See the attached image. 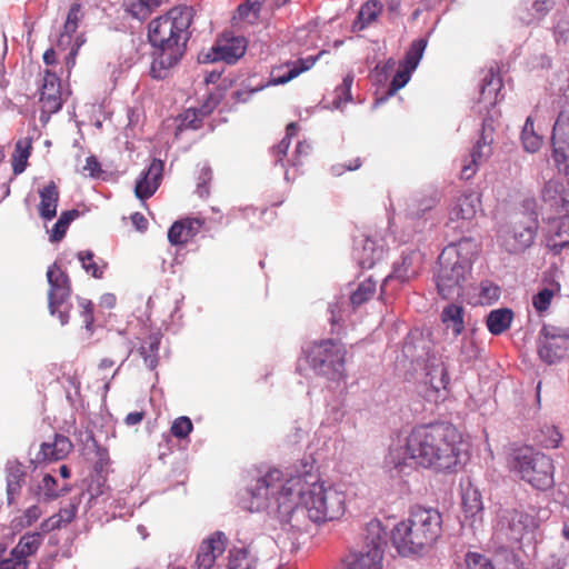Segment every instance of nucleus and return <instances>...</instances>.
<instances>
[{
	"mask_svg": "<svg viewBox=\"0 0 569 569\" xmlns=\"http://www.w3.org/2000/svg\"><path fill=\"white\" fill-rule=\"evenodd\" d=\"M72 449L71 441L62 435H56L52 442L41 445L40 455L44 460H61L68 456Z\"/></svg>",
	"mask_w": 569,
	"mask_h": 569,
	"instance_id": "29",
	"label": "nucleus"
},
{
	"mask_svg": "<svg viewBox=\"0 0 569 569\" xmlns=\"http://www.w3.org/2000/svg\"><path fill=\"white\" fill-rule=\"evenodd\" d=\"M191 431L192 422L184 416L177 418L171 426V433L179 439L188 437Z\"/></svg>",
	"mask_w": 569,
	"mask_h": 569,
	"instance_id": "53",
	"label": "nucleus"
},
{
	"mask_svg": "<svg viewBox=\"0 0 569 569\" xmlns=\"http://www.w3.org/2000/svg\"><path fill=\"white\" fill-rule=\"evenodd\" d=\"M160 346V336L158 333L150 335L139 349L140 356L143 358L144 365L154 370L158 366V352Z\"/></svg>",
	"mask_w": 569,
	"mask_h": 569,
	"instance_id": "36",
	"label": "nucleus"
},
{
	"mask_svg": "<svg viewBox=\"0 0 569 569\" xmlns=\"http://www.w3.org/2000/svg\"><path fill=\"white\" fill-rule=\"evenodd\" d=\"M161 4V0H130L127 11L138 20L147 19Z\"/></svg>",
	"mask_w": 569,
	"mask_h": 569,
	"instance_id": "41",
	"label": "nucleus"
},
{
	"mask_svg": "<svg viewBox=\"0 0 569 569\" xmlns=\"http://www.w3.org/2000/svg\"><path fill=\"white\" fill-rule=\"evenodd\" d=\"M377 289V282L368 278L358 284V288L350 295L351 305L357 308L372 298Z\"/></svg>",
	"mask_w": 569,
	"mask_h": 569,
	"instance_id": "42",
	"label": "nucleus"
},
{
	"mask_svg": "<svg viewBox=\"0 0 569 569\" xmlns=\"http://www.w3.org/2000/svg\"><path fill=\"white\" fill-rule=\"evenodd\" d=\"M566 566V559L556 553L546 556L540 562L541 569H565Z\"/></svg>",
	"mask_w": 569,
	"mask_h": 569,
	"instance_id": "58",
	"label": "nucleus"
},
{
	"mask_svg": "<svg viewBox=\"0 0 569 569\" xmlns=\"http://www.w3.org/2000/svg\"><path fill=\"white\" fill-rule=\"evenodd\" d=\"M552 297H553V291L549 288H543L537 295L533 296L532 305L537 311H539V312L546 311L551 303Z\"/></svg>",
	"mask_w": 569,
	"mask_h": 569,
	"instance_id": "54",
	"label": "nucleus"
},
{
	"mask_svg": "<svg viewBox=\"0 0 569 569\" xmlns=\"http://www.w3.org/2000/svg\"><path fill=\"white\" fill-rule=\"evenodd\" d=\"M462 509L467 518H472L473 521L481 518L483 506L481 493L472 486H468L462 492Z\"/></svg>",
	"mask_w": 569,
	"mask_h": 569,
	"instance_id": "32",
	"label": "nucleus"
},
{
	"mask_svg": "<svg viewBox=\"0 0 569 569\" xmlns=\"http://www.w3.org/2000/svg\"><path fill=\"white\" fill-rule=\"evenodd\" d=\"M539 358L555 365L569 355V333L551 326H543L538 339Z\"/></svg>",
	"mask_w": 569,
	"mask_h": 569,
	"instance_id": "13",
	"label": "nucleus"
},
{
	"mask_svg": "<svg viewBox=\"0 0 569 569\" xmlns=\"http://www.w3.org/2000/svg\"><path fill=\"white\" fill-rule=\"evenodd\" d=\"M537 229L538 221L533 216L528 220L516 219L499 231L498 241L509 253H519L533 243Z\"/></svg>",
	"mask_w": 569,
	"mask_h": 569,
	"instance_id": "12",
	"label": "nucleus"
},
{
	"mask_svg": "<svg viewBox=\"0 0 569 569\" xmlns=\"http://www.w3.org/2000/svg\"><path fill=\"white\" fill-rule=\"evenodd\" d=\"M353 83V74L348 73L341 84H339L333 91V100L331 102L332 108L339 109L343 103L349 102L351 97V87Z\"/></svg>",
	"mask_w": 569,
	"mask_h": 569,
	"instance_id": "45",
	"label": "nucleus"
},
{
	"mask_svg": "<svg viewBox=\"0 0 569 569\" xmlns=\"http://www.w3.org/2000/svg\"><path fill=\"white\" fill-rule=\"evenodd\" d=\"M83 171L88 172L90 177H99L101 172L100 163L96 157L90 156L86 160V166L83 167Z\"/></svg>",
	"mask_w": 569,
	"mask_h": 569,
	"instance_id": "63",
	"label": "nucleus"
},
{
	"mask_svg": "<svg viewBox=\"0 0 569 569\" xmlns=\"http://www.w3.org/2000/svg\"><path fill=\"white\" fill-rule=\"evenodd\" d=\"M553 0H519L516 7L517 19L527 26L538 23L553 8Z\"/></svg>",
	"mask_w": 569,
	"mask_h": 569,
	"instance_id": "23",
	"label": "nucleus"
},
{
	"mask_svg": "<svg viewBox=\"0 0 569 569\" xmlns=\"http://www.w3.org/2000/svg\"><path fill=\"white\" fill-rule=\"evenodd\" d=\"M459 438L458 430L447 422L416 426L405 440L390 445L382 468L391 478L408 476L418 466L451 470L458 461Z\"/></svg>",
	"mask_w": 569,
	"mask_h": 569,
	"instance_id": "1",
	"label": "nucleus"
},
{
	"mask_svg": "<svg viewBox=\"0 0 569 569\" xmlns=\"http://www.w3.org/2000/svg\"><path fill=\"white\" fill-rule=\"evenodd\" d=\"M360 167H361V160H360V158H357V159L350 161L349 164H347V166H345V164L332 166L331 172L335 176H341L346 170L352 171V170L359 169Z\"/></svg>",
	"mask_w": 569,
	"mask_h": 569,
	"instance_id": "62",
	"label": "nucleus"
},
{
	"mask_svg": "<svg viewBox=\"0 0 569 569\" xmlns=\"http://www.w3.org/2000/svg\"><path fill=\"white\" fill-rule=\"evenodd\" d=\"M163 172L161 160L153 159L148 169L142 171L134 187V193L138 199L150 198L159 188Z\"/></svg>",
	"mask_w": 569,
	"mask_h": 569,
	"instance_id": "21",
	"label": "nucleus"
},
{
	"mask_svg": "<svg viewBox=\"0 0 569 569\" xmlns=\"http://www.w3.org/2000/svg\"><path fill=\"white\" fill-rule=\"evenodd\" d=\"M466 565L468 569H495L491 561L478 552H468L466 555Z\"/></svg>",
	"mask_w": 569,
	"mask_h": 569,
	"instance_id": "52",
	"label": "nucleus"
},
{
	"mask_svg": "<svg viewBox=\"0 0 569 569\" xmlns=\"http://www.w3.org/2000/svg\"><path fill=\"white\" fill-rule=\"evenodd\" d=\"M39 101L41 103L42 113H54L62 107L61 88L59 78L46 70L40 87Z\"/></svg>",
	"mask_w": 569,
	"mask_h": 569,
	"instance_id": "19",
	"label": "nucleus"
},
{
	"mask_svg": "<svg viewBox=\"0 0 569 569\" xmlns=\"http://www.w3.org/2000/svg\"><path fill=\"white\" fill-rule=\"evenodd\" d=\"M79 261L81 262V267L84 269L87 273H90L94 278H102L103 270L106 268V263L102 266L98 264L93 258L94 253L91 250L79 251L77 253Z\"/></svg>",
	"mask_w": 569,
	"mask_h": 569,
	"instance_id": "49",
	"label": "nucleus"
},
{
	"mask_svg": "<svg viewBox=\"0 0 569 569\" xmlns=\"http://www.w3.org/2000/svg\"><path fill=\"white\" fill-rule=\"evenodd\" d=\"M42 541L40 532L23 535L18 545L11 550L10 557L0 561V569H26L27 558L34 555Z\"/></svg>",
	"mask_w": 569,
	"mask_h": 569,
	"instance_id": "15",
	"label": "nucleus"
},
{
	"mask_svg": "<svg viewBox=\"0 0 569 569\" xmlns=\"http://www.w3.org/2000/svg\"><path fill=\"white\" fill-rule=\"evenodd\" d=\"M441 528L442 518L437 509L417 506L406 520L395 526L391 540L400 555H416L439 538Z\"/></svg>",
	"mask_w": 569,
	"mask_h": 569,
	"instance_id": "5",
	"label": "nucleus"
},
{
	"mask_svg": "<svg viewBox=\"0 0 569 569\" xmlns=\"http://www.w3.org/2000/svg\"><path fill=\"white\" fill-rule=\"evenodd\" d=\"M79 307L81 308V317L83 318L84 327L88 331H92L93 318V303L86 299H78Z\"/></svg>",
	"mask_w": 569,
	"mask_h": 569,
	"instance_id": "56",
	"label": "nucleus"
},
{
	"mask_svg": "<svg viewBox=\"0 0 569 569\" xmlns=\"http://www.w3.org/2000/svg\"><path fill=\"white\" fill-rule=\"evenodd\" d=\"M439 270L436 282L439 295L443 299L459 297L462 283L471 270V262L460 254L456 246L446 247L438 258Z\"/></svg>",
	"mask_w": 569,
	"mask_h": 569,
	"instance_id": "8",
	"label": "nucleus"
},
{
	"mask_svg": "<svg viewBox=\"0 0 569 569\" xmlns=\"http://www.w3.org/2000/svg\"><path fill=\"white\" fill-rule=\"evenodd\" d=\"M77 513V506L71 503L70 506L62 508L57 515L51 517L49 521H51V528H60L70 523Z\"/></svg>",
	"mask_w": 569,
	"mask_h": 569,
	"instance_id": "51",
	"label": "nucleus"
},
{
	"mask_svg": "<svg viewBox=\"0 0 569 569\" xmlns=\"http://www.w3.org/2000/svg\"><path fill=\"white\" fill-rule=\"evenodd\" d=\"M346 348L332 339L313 342L306 351L307 362L319 376L332 381L346 378Z\"/></svg>",
	"mask_w": 569,
	"mask_h": 569,
	"instance_id": "9",
	"label": "nucleus"
},
{
	"mask_svg": "<svg viewBox=\"0 0 569 569\" xmlns=\"http://www.w3.org/2000/svg\"><path fill=\"white\" fill-rule=\"evenodd\" d=\"M412 72L413 70L409 69L403 64H400V69L396 72L391 80V83L387 92V97L377 99V102H383L388 97L393 96L398 90L403 88L409 82Z\"/></svg>",
	"mask_w": 569,
	"mask_h": 569,
	"instance_id": "50",
	"label": "nucleus"
},
{
	"mask_svg": "<svg viewBox=\"0 0 569 569\" xmlns=\"http://www.w3.org/2000/svg\"><path fill=\"white\" fill-rule=\"evenodd\" d=\"M382 551L361 550L347 569H382Z\"/></svg>",
	"mask_w": 569,
	"mask_h": 569,
	"instance_id": "35",
	"label": "nucleus"
},
{
	"mask_svg": "<svg viewBox=\"0 0 569 569\" xmlns=\"http://www.w3.org/2000/svg\"><path fill=\"white\" fill-rule=\"evenodd\" d=\"M6 473L7 501L8 505H12L21 492L26 479V470L21 463L9 461L6 467Z\"/></svg>",
	"mask_w": 569,
	"mask_h": 569,
	"instance_id": "26",
	"label": "nucleus"
},
{
	"mask_svg": "<svg viewBox=\"0 0 569 569\" xmlns=\"http://www.w3.org/2000/svg\"><path fill=\"white\" fill-rule=\"evenodd\" d=\"M538 526L535 517L523 510L506 509L499 513L498 527L511 541H521L527 535L533 533Z\"/></svg>",
	"mask_w": 569,
	"mask_h": 569,
	"instance_id": "14",
	"label": "nucleus"
},
{
	"mask_svg": "<svg viewBox=\"0 0 569 569\" xmlns=\"http://www.w3.org/2000/svg\"><path fill=\"white\" fill-rule=\"evenodd\" d=\"M502 88V81L499 74L490 68L482 79L480 94L483 100L496 101L499 91Z\"/></svg>",
	"mask_w": 569,
	"mask_h": 569,
	"instance_id": "38",
	"label": "nucleus"
},
{
	"mask_svg": "<svg viewBox=\"0 0 569 569\" xmlns=\"http://www.w3.org/2000/svg\"><path fill=\"white\" fill-rule=\"evenodd\" d=\"M68 226L64 221H61L58 219V221L53 224L50 233V241L51 242H59L63 239L66 236V232L68 230Z\"/></svg>",
	"mask_w": 569,
	"mask_h": 569,
	"instance_id": "60",
	"label": "nucleus"
},
{
	"mask_svg": "<svg viewBox=\"0 0 569 569\" xmlns=\"http://www.w3.org/2000/svg\"><path fill=\"white\" fill-rule=\"evenodd\" d=\"M387 251V243L383 238L375 234L360 240L353 248V258L363 269L372 268L382 260Z\"/></svg>",
	"mask_w": 569,
	"mask_h": 569,
	"instance_id": "16",
	"label": "nucleus"
},
{
	"mask_svg": "<svg viewBox=\"0 0 569 569\" xmlns=\"http://www.w3.org/2000/svg\"><path fill=\"white\" fill-rule=\"evenodd\" d=\"M288 487L289 477L279 469H270L247 488L241 506L251 512L272 509L288 518L291 497L287 495Z\"/></svg>",
	"mask_w": 569,
	"mask_h": 569,
	"instance_id": "6",
	"label": "nucleus"
},
{
	"mask_svg": "<svg viewBox=\"0 0 569 569\" xmlns=\"http://www.w3.org/2000/svg\"><path fill=\"white\" fill-rule=\"evenodd\" d=\"M461 353L466 359L471 360L478 357V348L472 340H462Z\"/></svg>",
	"mask_w": 569,
	"mask_h": 569,
	"instance_id": "64",
	"label": "nucleus"
},
{
	"mask_svg": "<svg viewBox=\"0 0 569 569\" xmlns=\"http://www.w3.org/2000/svg\"><path fill=\"white\" fill-rule=\"evenodd\" d=\"M511 469L522 480L538 490H547L553 486V465L550 458L526 448L515 452Z\"/></svg>",
	"mask_w": 569,
	"mask_h": 569,
	"instance_id": "10",
	"label": "nucleus"
},
{
	"mask_svg": "<svg viewBox=\"0 0 569 569\" xmlns=\"http://www.w3.org/2000/svg\"><path fill=\"white\" fill-rule=\"evenodd\" d=\"M463 313V307L457 303H448L441 311L442 323L446 329H451L455 337L460 336L465 330Z\"/></svg>",
	"mask_w": 569,
	"mask_h": 569,
	"instance_id": "30",
	"label": "nucleus"
},
{
	"mask_svg": "<svg viewBox=\"0 0 569 569\" xmlns=\"http://www.w3.org/2000/svg\"><path fill=\"white\" fill-rule=\"evenodd\" d=\"M192 8L174 7L153 19L148 26V38L153 47L150 73L154 79L168 77L172 67L183 57L191 36Z\"/></svg>",
	"mask_w": 569,
	"mask_h": 569,
	"instance_id": "3",
	"label": "nucleus"
},
{
	"mask_svg": "<svg viewBox=\"0 0 569 569\" xmlns=\"http://www.w3.org/2000/svg\"><path fill=\"white\" fill-rule=\"evenodd\" d=\"M513 312L510 309L502 308L489 312L487 317V328L490 333L498 336L510 328Z\"/></svg>",
	"mask_w": 569,
	"mask_h": 569,
	"instance_id": "34",
	"label": "nucleus"
},
{
	"mask_svg": "<svg viewBox=\"0 0 569 569\" xmlns=\"http://www.w3.org/2000/svg\"><path fill=\"white\" fill-rule=\"evenodd\" d=\"M246 39L232 37L211 48L203 59L204 62L224 61L228 64L237 62L246 52Z\"/></svg>",
	"mask_w": 569,
	"mask_h": 569,
	"instance_id": "20",
	"label": "nucleus"
},
{
	"mask_svg": "<svg viewBox=\"0 0 569 569\" xmlns=\"http://www.w3.org/2000/svg\"><path fill=\"white\" fill-rule=\"evenodd\" d=\"M211 178L212 170L209 166L204 164L200 170L197 183V192L200 197H206L209 194L207 184L210 182Z\"/></svg>",
	"mask_w": 569,
	"mask_h": 569,
	"instance_id": "57",
	"label": "nucleus"
},
{
	"mask_svg": "<svg viewBox=\"0 0 569 569\" xmlns=\"http://www.w3.org/2000/svg\"><path fill=\"white\" fill-rule=\"evenodd\" d=\"M39 492L38 495L42 497L44 500H53L58 498L61 493L67 492L69 489L67 487L57 489V481L51 475H44L41 482L39 483Z\"/></svg>",
	"mask_w": 569,
	"mask_h": 569,
	"instance_id": "48",
	"label": "nucleus"
},
{
	"mask_svg": "<svg viewBox=\"0 0 569 569\" xmlns=\"http://www.w3.org/2000/svg\"><path fill=\"white\" fill-rule=\"evenodd\" d=\"M490 154L491 140H488L487 137L482 134L472 147L469 156L462 160L461 178L465 180L471 179L478 171V168L489 159Z\"/></svg>",
	"mask_w": 569,
	"mask_h": 569,
	"instance_id": "22",
	"label": "nucleus"
},
{
	"mask_svg": "<svg viewBox=\"0 0 569 569\" xmlns=\"http://www.w3.org/2000/svg\"><path fill=\"white\" fill-rule=\"evenodd\" d=\"M311 150V146L306 141H300L297 144L296 152L293 159L290 160L292 167H297L300 164V158L302 156L309 154Z\"/></svg>",
	"mask_w": 569,
	"mask_h": 569,
	"instance_id": "61",
	"label": "nucleus"
},
{
	"mask_svg": "<svg viewBox=\"0 0 569 569\" xmlns=\"http://www.w3.org/2000/svg\"><path fill=\"white\" fill-rule=\"evenodd\" d=\"M227 547V537L221 531H216L204 539L198 548L193 569H211L218 556L222 555Z\"/></svg>",
	"mask_w": 569,
	"mask_h": 569,
	"instance_id": "17",
	"label": "nucleus"
},
{
	"mask_svg": "<svg viewBox=\"0 0 569 569\" xmlns=\"http://www.w3.org/2000/svg\"><path fill=\"white\" fill-rule=\"evenodd\" d=\"M297 131H298L297 123H295V122L289 123L286 129V137L272 150L276 164L280 163L281 167L284 169H286V164L283 162V157L287 154L288 149L291 143V138L297 134Z\"/></svg>",
	"mask_w": 569,
	"mask_h": 569,
	"instance_id": "44",
	"label": "nucleus"
},
{
	"mask_svg": "<svg viewBox=\"0 0 569 569\" xmlns=\"http://www.w3.org/2000/svg\"><path fill=\"white\" fill-rule=\"evenodd\" d=\"M29 156L30 142L18 140L12 156V170L14 174H20L26 170Z\"/></svg>",
	"mask_w": 569,
	"mask_h": 569,
	"instance_id": "43",
	"label": "nucleus"
},
{
	"mask_svg": "<svg viewBox=\"0 0 569 569\" xmlns=\"http://www.w3.org/2000/svg\"><path fill=\"white\" fill-rule=\"evenodd\" d=\"M382 11V4L376 0H369L363 3L359 10L355 28L363 30L373 22Z\"/></svg>",
	"mask_w": 569,
	"mask_h": 569,
	"instance_id": "37",
	"label": "nucleus"
},
{
	"mask_svg": "<svg viewBox=\"0 0 569 569\" xmlns=\"http://www.w3.org/2000/svg\"><path fill=\"white\" fill-rule=\"evenodd\" d=\"M290 497L288 521L298 526L300 516L320 525L340 519L346 511V496L316 473L305 472L289 477Z\"/></svg>",
	"mask_w": 569,
	"mask_h": 569,
	"instance_id": "2",
	"label": "nucleus"
},
{
	"mask_svg": "<svg viewBox=\"0 0 569 569\" xmlns=\"http://www.w3.org/2000/svg\"><path fill=\"white\" fill-rule=\"evenodd\" d=\"M252 558L249 555V550L244 547L232 548L229 551L228 569H251Z\"/></svg>",
	"mask_w": 569,
	"mask_h": 569,
	"instance_id": "47",
	"label": "nucleus"
},
{
	"mask_svg": "<svg viewBox=\"0 0 569 569\" xmlns=\"http://www.w3.org/2000/svg\"><path fill=\"white\" fill-rule=\"evenodd\" d=\"M422 254L418 250L403 252L400 261L393 263L392 272L386 278V282L391 279H397L400 282H407L415 278L421 267Z\"/></svg>",
	"mask_w": 569,
	"mask_h": 569,
	"instance_id": "24",
	"label": "nucleus"
},
{
	"mask_svg": "<svg viewBox=\"0 0 569 569\" xmlns=\"http://www.w3.org/2000/svg\"><path fill=\"white\" fill-rule=\"evenodd\" d=\"M521 143L523 149L531 153L537 152L542 144V137L535 131L533 120L531 117L526 119L521 131Z\"/></svg>",
	"mask_w": 569,
	"mask_h": 569,
	"instance_id": "40",
	"label": "nucleus"
},
{
	"mask_svg": "<svg viewBox=\"0 0 569 569\" xmlns=\"http://www.w3.org/2000/svg\"><path fill=\"white\" fill-rule=\"evenodd\" d=\"M47 279L50 287L48 292L50 315L58 317L61 326H66L69 322V313L72 308L69 277L57 263H53L47 270Z\"/></svg>",
	"mask_w": 569,
	"mask_h": 569,
	"instance_id": "11",
	"label": "nucleus"
},
{
	"mask_svg": "<svg viewBox=\"0 0 569 569\" xmlns=\"http://www.w3.org/2000/svg\"><path fill=\"white\" fill-rule=\"evenodd\" d=\"M480 207V197L477 192L469 191L460 194L449 210V219L471 220Z\"/></svg>",
	"mask_w": 569,
	"mask_h": 569,
	"instance_id": "25",
	"label": "nucleus"
},
{
	"mask_svg": "<svg viewBox=\"0 0 569 569\" xmlns=\"http://www.w3.org/2000/svg\"><path fill=\"white\" fill-rule=\"evenodd\" d=\"M40 516L41 509L38 506H31L24 511L20 523L22 526H31L40 518Z\"/></svg>",
	"mask_w": 569,
	"mask_h": 569,
	"instance_id": "59",
	"label": "nucleus"
},
{
	"mask_svg": "<svg viewBox=\"0 0 569 569\" xmlns=\"http://www.w3.org/2000/svg\"><path fill=\"white\" fill-rule=\"evenodd\" d=\"M561 128V114L558 117L552 131L553 160L559 171L567 177L565 187L560 178L549 179L541 190V199L561 212L563 216L558 220L555 234L547 241V247L555 253L569 247V166L565 164L569 160V144L559 141L557 134Z\"/></svg>",
	"mask_w": 569,
	"mask_h": 569,
	"instance_id": "4",
	"label": "nucleus"
},
{
	"mask_svg": "<svg viewBox=\"0 0 569 569\" xmlns=\"http://www.w3.org/2000/svg\"><path fill=\"white\" fill-rule=\"evenodd\" d=\"M194 224L199 226V220L184 219L176 221L168 231L169 242L173 246L187 243L196 234Z\"/></svg>",
	"mask_w": 569,
	"mask_h": 569,
	"instance_id": "31",
	"label": "nucleus"
},
{
	"mask_svg": "<svg viewBox=\"0 0 569 569\" xmlns=\"http://www.w3.org/2000/svg\"><path fill=\"white\" fill-rule=\"evenodd\" d=\"M426 47H427L426 39L421 38V39L415 40L411 43L409 50L407 51L406 57H405L403 61L401 62V64H403L415 71L423 56Z\"/></svg>",
	"mask_w": 569,
	"mask_h": 569,
	"instance_id": "46",
	"label": "nucleus"
},
{
	"mask_svg": "<svg viewBox=\"0 0 569 569\" xmlns=\"http://www.w3.org/2000/svg\"><path fill=\"white\" fill-rule=\"evenodd\" d=\"M535 439L543 448L555 449L559 447L562 436L555 426L545 423L536 432Z\"/></svg>",
	"mask_w": 569,
	"mask_h": 569,
	"instance_id": "39",
	"label": "nucleus"
},
{
	"mask_svg": "<svg viewBox=\"0 0 569 569\" xmlns=\"http://www.w3.org/2000/svg\"><path fill=\"white\" fill-rule=\"evenodd\" d=\"M387 531L378 519L370 520L365 528V543L363 550L366 551H382L387 545Z\"/></svg>",
	"mask_w": 569,
	"mask_h": 569,
	"instance_id": "27",
	"label": "nucleus"
},
{
	"mask_svg": "<svg viewBox=\"0 0 569 569\" xmlns=\"http://www.w3.org/2000/svg\"><path fill=\"white\" fill-rule=\"evenodd\" d=\"M40 203L39 214L44 220H51L57 214L59 191L53 181L39 190Z\"/></svg>",
	"mask_w": 569,
	"mask_h": 569,
	"instance_id": "28",
	"label": "nucleus"
},
{
	"mask_svg": "<svg viewBox=\"0 0 569 569\" xmlns=\"http://www.w3.org/2000/svg\"><path fill=\"white\" fill-rule=\"evenodd\" d=\"M500 297V288L492 282L485 281L480 286V299L485 303H491Z\"/></svg>",
	"mask_w": 569,
	"mask_h": 569,
	"instance_id": "55",
	"label": "nucleus"
},
{
	"mask_svg": "<svg viewBox=\"0 0 569 569\" xmlns=\"http://www.w3.org/2000/svg\"><path fill=\"white\" fill-rule=\"evenodd\" d=\"M322 53L323 51L317 56H309L273 68L266 86H279L289 82L302 72L310 70Z\"/></svg>",
	"mask_w": 569,
	"mask_h": 569,
	"instance_id": "18",
	"label": "nucleus"
},
{
	"mask_svg": "<svg viewBox=\"0 0 569 569\" xmlns=\"http://www.w3.org/2000/svg\"><path fill=\"white\" fill-rule=\"evenodd\" d=\"M81 18V6L79 3H73L68 12L67 20L63 26V31L58 39V48L64 50L70 44L71 37L77 31L78 23Z\"/></svg>",
	"mask_w": 569,
	"mask_h": 569,
	"instance_id": "33",
	"label": "nucleus"
},
{
	"mask_svg": "<svg viewBox=\"0 0 569 569\" xmlns=\"http://www.w3.org/2000/svg\"><path fill=\"white\" fill-rule=\"evenodd\" d=\"M402 357L411 365V370H423L433 389H446L449 376L442 358L431 352L429 342L421 336H409L402 347Z\"/></svg>",
	"mask_w": 569,
	"mask_h": 569,
	"instance_id": "7",
	"label": "nucleus"
}]
</instances>
